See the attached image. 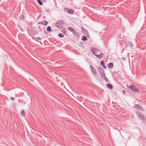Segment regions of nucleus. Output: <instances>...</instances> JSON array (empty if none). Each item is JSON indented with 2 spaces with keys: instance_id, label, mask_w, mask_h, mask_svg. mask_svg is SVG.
Here are the masks:
<instances>
[{
  "instance_id": "1",
  "label": "nucleus",
  "mask_w": 146,
  "mask_h": 146,
  "mask_svg": "<svg viewBox=\"0 0 146 146\" xmlns=\"http://www.w3.org/2000/svg\"><path fill=\"white\" fill-rule=\"evenodd\" d=\"M129 88L132 91L135 92H138L139 91L138 88L134 85H131L129 86Z\"/></svg>"
},
{
  "instance_id": "2",
  "label": "nucleus",
  "mask_w": 146,
  "mask_h": 146,
  "mask_svg": "<svg viewBox=\"0 0 146 146\" xmlns=\"http://www.w3.org/2000/svg\"><path fill=\"white\" fill-rule=\"evenodd\" d=\"M137 114L139 118L142 120H145V117L144 115L141 113L137 111Z\"/></svg>"
},
{
  "instance_id": "3",
  "label": "nucleus",
  "mask_w": 146,
  "mask_h": 146,
  "mask_svg": "<svg viewBox=\"0 0 146 146\" xmlns=\"http://www.w3.org/2000/svg\"><path fill=\"white\" fill-rule=\"evenodd\" d=\"M134 107L136 108L137 109L140 111H142L143 110V109L142 107L139 106L138 104H135L134 105Z\"/></svg>"
},
{
  "instance_id": "4",
  "label": "nucleus",
  "mask_w": 146,
  "mask_h": 146,
  "mask_svg": "<svg viewBox=\"0 0 146 146\" xmlns=\"http://www.w3.org/2000/svg\"><path fill=\"white\" fill-rule=\"evenodd\" d=\"M92 50L93 54L94 55H96L97 54H98L99 51L96 48H92Z\"/></svg>"
},
{
  "instance_id": "5",
  "label": "nucleus",
  "mask_w": 146,
  "mask_h": 146,
  "mask_svg": "<svg viewBox=\"0 0 146 146\" xmlns=\"http://www.w3.org/2000/svg\"><path fill=\"white\" fill-rule=\"evenodd\" d=\"M39 24H42L44 25H46L48 24V22L45 20H44L41 22H39L38 23Z\"/></svg>"
},
{
  "instance_id": "6",
  "label": "nucleus",
  "mask_w": 146,
  "mask_h": 146,
  "mask_svg": "<svg viewBox=\"0 0 146 146\" xmlns=\"http://www.w3.org/2000/svg\"><path fill=\"white\" fill-rule=\"evenodd\" d=\"M81 29L83 33L86 35H88V33L87 31L83 27L81 28Z\"/></svg>"
},
{
  "instance_id": "7",
  "label": "nucleus",
  "mask_w": 146,
  "mask_h": 146,
  "mask_svg": "<svg viewBox=\"0 0 146 146\" xmlns=\"http://www.w3.org/2000/svg\"><path fill=\"white\" fill-rule=\"evenodd\" d=\"M56 26L59 28H62V25L60 24L59 23H56L55 24Z\"/></svg>"
},
{
  "instance_id": "8",
  "label": "nucleus",
  "mask_w": 146,
  "mask_h": 146,
  "mask_svg": "<svg viewBox=\"0 0 146 146\" xmlns=\"http://www.w3.org/2000/svg\"><path fill=\"white\" fill-rule=\"evenodd\" d=\"M113 64L112 63H110L108 65V67L110 68H112L113 67Z\"/></svg>"
},
{
  "instance_id": "9",
  "label": "nucleus",
  "mask_w": 146,
  "mask_h": 146,
  "mask_svg": "<svg viewBox=\"0 0 146 146\" xmlns=\"http://www.w3.org/2000/svg\"><path fill=\"white\" fill-rule=\"evenodd\" d=\"M107 86L108 88L110 89H112L113 88L112 85L110 84H108L107 85Z\"/></svg>"
},
{
  "instance_id": "10",
  "label": "nucleus",
  "mask_w": 146,
  "mask_h": 146,
  "mask_svg": "<svg viewBox=\"0 0 146 146\" xmlns=\"http://www.w3.org/2000/svg\"><path fill=\"white\" fill-rule=\"evenodd\" d=\"M91 69H92V71L93 72V73L94 74H95V75H96L97 72H96V70L93 68H91Z\"/></svg>"
},
{
  "instance_id": "11",
  "label": "nucleus",
  "mask_w": 146,
  "mask_h": 146,
  "mask_svg": "<svg viewBox=\"0 0 146 146\" xmlns=\"http://www.w3.org/2000/svg\"><path fill=\"white\" fill-rule=\"evenodd\" d=\"M21 115L23 117H24L25 116V111L24 110H22L21 112Z\"/></svg>"
},
{
  "instance_id": "12",
  "label": "nucleus",
  "mask_w": 146,
  "mask_h": 146,
  "mask_svg": "<svg viewBox=\"0 0 146 146\" xmlns=\"http://www.w3.org/2000/svg\"><path fill=\"white\" fill-rule=\"evenodd\" d=\"M82 40L83 41H85L87 40V38L86 36H82Z\"/></svg>"
},
{
  "instance_id": "13",
  "label": "nucleus",
  "mask_w": 146,
  "mask_h": 146,
  "mask_svg": "<svg viewBox=\"0 0 146 146\" xmlns=\"http://www.w3.org/2000/svg\"><path fill=\"white\" fill-rule=\"evenodd\" d=\"M74 11L72 9H69L68 12L70 14H73L74 13Z\"/></svg>"
},
{
  "instance_id": "14",
  "label": "nucleus",
  "mask_w": 146,
  "mask_h": 146,
  "mask_svg": "<svg viewBox=\"0 0 146 146\" xmlns=\"http://www.w3.org/2000/svg\"><path fill=\"white\" fill-rule=\"evenodd\" d=\"M73 33V34L76 35V36H79V35H78V33L76 32V31H74H74L72 32Z\"/></svg>"
},
{
  "instance_id": "15",
  "label": "nucleus",
  "mask_w": 146,
  "mask_h": 146,
  "mask_svg": "<svg viewBox=\"0 0 146 146\" xmlns=\"http://www.w3.org/2000/svg\"><path fill=\"white\" fill-rule=\"evenodd\" d=\"M47 30L48 32H50L51 31V29L50 27L48 26L47 28Z\"/></svg>"
},
{
  "instance_id": "16",
  "label": "nucleus",
  "mask_w": 146,
  "mask_h": 146,
  "mask_svg": "<svg viewBox=\"0 0 146 146\" xmlns=\"http://www.w3.org/2000/svg\"><path fill=\"white\" fill-rule=\"evenodd\" d=\"M58 36L62 38L64 37V35L62 33H59L58 35Z\"/></svg>"
},
{
  "instance_id": "17",
  "label": "nucleus",
  "mask_w": 146,
  "mask_h": 146,
  "mask_svg": "<svg viewBox=\"0 0 146 146\" xmlns=\"http://www.w3.org/2000/svg\"><path fill=\"white\" fill-rule=\"evenodd\" d=\"M69 30L71 32L74 31V29L71 27H69L68 28Z\"/></svg>"
},
{
  "instance_id": "18",
  "label": "nucleus",
  "mask_w": 146,
  "mask_h": 146,
  "mask_svg": "<svg viewBox=\"0 0 146 146\" xmlns=\"http://www.w3.org/2000/svg\"><path fill=\"white\" fill-rule=\"evenodd\" d=\"M37 1L40 5H42L43 3L40 0H37Z\"/></svg>"
},
{
  "instance_id": "19",
  "label": "nucleus",
  "mask_w": 146,
  "mask_h": 146,
  "mask_svg": "<svg viewBox=\"0 0 146 146\" xmlns=\"http://www.w3.org/2000/svg\"><path fill=\"white\" fill-rule=\"evenodd\" d=\"M59 23L62 24H64V22L63 20H60L59 21Z\"/></svg>"
},
{
  "instance_id": "20",
  "label": "nucleus",
  "mask_w": 146,
  "mask_h": 146,
  "mask_svg": "<svg viewBox=\"0 0 146 146\" xmlns=\"http://www.w3.org/2000/svg\"><path fill=\"white\" fill-rule=\"evenodd\" d=\"M101 64L102 66H103V65H104V62L103 61H102L101 62Z\"/></svg>"
},
{
  "instance_id": "21",
  "label": "nucleus",
  "mask_w": 146,
  "mask_h": 146,
  "mask_svg": "<svg viewBox=\"0 0 146 146\" xmlns=\"http://www.w3.org/2000/svg\"><path fill=\"white\" fill-rule=\"evenodd\" d=\"M102 76H103L104 78H105V77H106V76H105V74L104 73H103L102 74Z\"/></svg>"
},
{
  "instance_id": "22",
  "label": "nucleus",
  "mask_w": 146,
  "mask_h": 146,
  "mask_svg": "<svg viewBox=\"0 0 146 146\" xmlns=\"http://www.w3.org/2000/svg\"><path fill=\"white\" fill-rule=\"evenodd\" d=\"M104 79L106 81H108V79L106 77H105V78H104Z\"/></svg>"
},
{
  "instance_id": "23",
  "label": "nucleus",
  "mask_w": 146,
  "mask_h": 146,
  "mask_svg": "<svg viewBox=\"0 0 146 146\" xmlns=\"http://www.w3.org/2000/svg\"><path fill=\"white\" fill-rule=\"evenodd\" d=\"M102 66H103V67L105 69H106L107 67L104 65Z\"/></svg>"
},
{
  "instance_id": "24",
  "label": "nucleus",
  "mask_w": 146,
  "mask_h": 146,
  "mask_svg": "<svg viewBox=\"0 0 146 146\" xmlns=\"http://www.w3.org/2000/svg\"><path fill=\"white\" fill-rule=\"evenodd\" d=\"M11 100H14V99H15V98H13V97H11Z\"/></svg>"
},
{
  "instance_id": "25",
  "label": "nucleus",
  "mask_w": 146,
  "mask_h": 146,
  "mask_svg": "<svg viewBox=\"0 0 146 146\" xmlns=\"http://www.w3.org/2000/svg\"><path fill=\"white\" fill-rule=\"evenodd\" d=\"M63 33H66V31H65V30H64H64H63Z\"/></svg>"
},
{
  "instance_id": "26",
  "label": "nucleus",
  "mask_w": 146,
  "mask_h": 146,
  "mask_svg": "<svg viewBox=\"0 0 146 146\" xmlns=\"http://www.w3.org/2000/svg\"><path fill=\"white\" fill-rule=\"evenodd\" d=\"M123 94H124L125 93V91H124V90L123 91Z\"/></svg>"
},
{
  "instance_id": "27",
  "label": "nucleus",
  "mask_w": 146,
  "mask_h": 146,
  "mask_svg": "<svg viewBox=\"0 0 146 146\" xmlns=\"http://www.w3.org/2000/svg\"><path fill=\"white\" fill-rule=\"evenodd\" d=\"M100 56V55H97L98 57H99V56Z\"/></svg>"
},
{
  "instance_id": "28",
  "label": "nucleus",
  "mask_w": 146,
  "mask_h": 146,
  "mask_svg": "<svg viewBox=\"0 0 146 146\" xmlns=\"http://www.w3.org/2000/svg\"><path fill=\"white\" fill-rule=\"evenodd\" d=\"M38 39H39V40H40V38H39V37H38Z\"/></svg>"
},
{
  "instance_id": "29",
  "label": "nucleus",
  "mask_w": 146,
  "mask_h": 146,
  "mask_svg": "<svg viewBox=\"0 0 146 146\" xmlns=\"http://www.w3.org/2000/svg\"><path fill=\"white\" fill-rule=\"evenodd\" d=\"M98 55H102V54H101V53H100V54H99Z\"/></svg>"
}]
</instances>
